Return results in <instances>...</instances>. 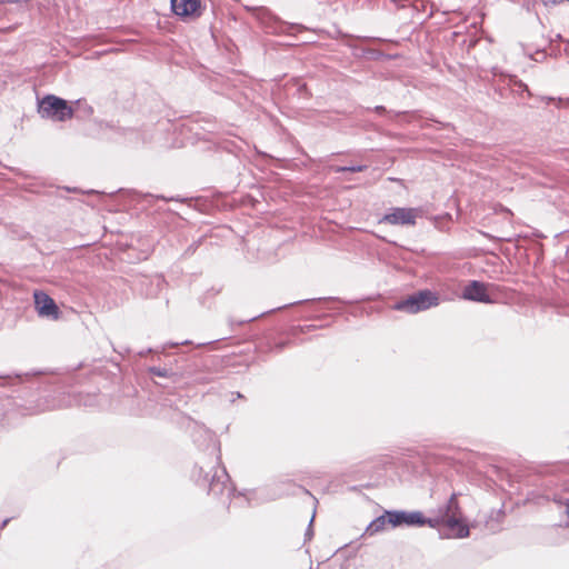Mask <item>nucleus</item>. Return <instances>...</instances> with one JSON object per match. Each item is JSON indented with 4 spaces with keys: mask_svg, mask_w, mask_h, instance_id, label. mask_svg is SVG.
<instances>
[{
    "mask_svg": "<svg viewBox=\"0 0 569 569\" xmlns=\"http://www.w3.org/2000/svg\"><path fill=\"white\" fill-rule=\"evenodd\" d=\"M432 520L433 523L437 522V528L442 526L449 529L451 538H467L470 535L469 527L462 518V510L456 492L450 496L445 509L440 511V516Z\"/></svg>",
    "mask_w": 569,
    "mask_h": 569,
    "instance_id": "obj_1",
    "label": "nucleus"
},
{
    "mask_svg": "<svg viewBox=\"0 0 569 569\" xmlns=\"http://www.w3.org/2000/svg\"><path fill=\"white\" fill-rule=\"evenodd\" d=\"M438 305L439 296L426 289L398 301L392 308L407 313H418Z\"/></svg>",
    "mask_w": 569,
    "mask_h": 569,
    "instance_id": "obj_2",
    "label": "nucleus"
},
{
    "mask_svg": "<svg viewBox=\"0 0 569 569\" xmlns=\"http://www.w3.org/2000/svg\"><path fill=\"white\" fill-rule=\"evenodd\" d=\"M39 112L42 117L57 121L69 120L74 114L73 109L68 104L66 100L52 94L46 96L41 100Z\"/></svg>",
    "mask_w": 569,
    "mask_h": 569,
    "instance_id": "obj_3",
    "label": "nucleus"
},
{
    "mask_svg": "<svg viewBox=\"0 0 569 569\" xmlns=\"http://www.w3.org/2000/svg\"><path fill=\"white\" fill-rule=\"evenodd\" d=\"M498 287L493 283H485L477 280L470 281L462 290V298L481 303H495V291Z\"/></svg>",
    "mask_w": 569,
    "mask_h": 569,
    "instance_id": "obj_4",
    "label": "nucleus"
},
{
    "mask_svg": "<svg viewBox=\"0 0 569 569\" xmlns=\"http://www.w3.org/2000/svg\"><path fill=\"white\" fill-rule=\"evenodd\" d=\"M170 3L172 12L184 22L199 19L206 10L202 0H170Z\"/></svg>",
    "mask_w": 569,
    "mask_h": 569,
    "instance_id": "obj_5",
    "label": "nucleus"
},
{
    "mask_svg": "<svg viewBox=\"0 0 569 569\" xmlns=\"http://www.w3.org/2000/svg\"><path fill=\"white\" fill-rule=\"evenodd\" d=\"M390 518V526L391 527H400V526H407V527H423L429 526L431 528H437V522L433 523V520H430L423 516L420 511H392V513H389Z\"/></svg>",
    "mask_w": 569,
    "mask_h": 569,
    "instance_id": "obj_6",
    "label": "nucleus"
},
{
    "mask_svg": "<svg viewBox=\"0 0 569 569\" xmlns=\"http://www.w3.org/2000/svg\"><path fill=\"white\" fill-rule=\"evenodd\" d=\"M420 216V210L417 208H393L389 213H386L380 220V223L391 226H415L417 218Z\"/></svg>",
    "mask_w": 569,
    "mask_h": 569,
    "instance_id": "obj_7",
    "label": "nucleus"
},
{
    "mask_svg": "<svg viewBox=\"0 0 569 569\" xmlns=\"http://www.w3.org/2000/svg\"><path fill=\"white\" fill-rule=\"evenodd\" d=\"M33 298L39 316L59 318V308L50 296L42 291H34Z\"/></svg>",
    "mask_w": 569,
    "mask_h": 569,
    "instance_id": "obj_8",
    "label": "nucleus"
},
{
    "mask_svg": "<svg viewBox=\"0 0 569 569\" xmlns=\"http://www.w3.org/2000/svg\"><path fill=\"white\" fill-rule=\"evenodd\" d=\"M392 511H385L383 515L379 516L375 520H372L366 529V533L369 536H375L379 532H382L390 526V516Z\"/></svg>",
    "mask_w": 569,
    "mask_h": 569,
    "instance_id": "obj_9",
    "label": "nucleus"
},
{
    "mask_svg": "<svg viewBox=\"0 0 569 569\" xmlns=\"http://www.w3.org/2000/svg\"><path fill=\"white\" fill-rule=\"evenodd\" d=\"M209 492L211 495H217L219 492L221 495H226L228 498L231 495V491L227 486H224L222 483H217V482H211Z\"/></svg>",
    "mask_w": 569,
    "mask_h": 569,
    "instance_id": "obj_10",
    "label": "nucleus"
},
{
    "mask_svg": "<svg viewBox=\"0 0 569 569\" xmlns=\"http://www.w3.org/2000/svg\"><path fill=\"white\" fill-rule=\"evenodd\" d=\"M365 169H366L365 166H359V167H351V168H338L336 171L340 172V171L349 170L352 172H360V171H363Z\"/></svg>",
    "mask_w": 569,
    "mask_h": 569,
    "instance_id": "obj_11",
    "label": "nucleus"
},
{
    "mask_svg": "<svg viewBox=\"0 0 569 569\" xmlns=\"http://www.w3.org/2000/svg\"><path fill=\"white\" fill-rule=\"evenodd\" d=\"M546 7H552L562 3L561 0H541Z\"/></svg>",
    "mask_w": 569,
    "mask_h": 569,
    "instance_id": "obj_12",
    "label": "nucleus"
},
{
    "mask_svg": "<svg viewBox=\"0 0 569 569\" xmlns=\"http://www.w3.org/2000/svg\"><path fill=\"white\" fill-rule=\"evenodd\" d=\"M383 110H385V108H383V107H377V111H379V112H380V111H383Z\"/></svg>",
    "mask_w": 569,
    "mask_h": 569,
    "instance_id": "obj_13",
    "label": "nucleus"
},
{
    "mask_svg": "<svg viewBox=\"0 0 569 569\" xmlns=\"http://www.w3.org/2000/svg\"><path fill=\"white\" fill-rule=\"evenodd\" d=\"M566 512H567V516L569 517V503H567Z\"/></svg>",
    "mask_w": 569,
    "mask_h": 569,
    "instance_id": "obj_14",
    "label": "nucleus"
},
{
    "mask_svg": "<svg viewBox=\"0 0 569 569\" xmlns=\"http://www.w3.org/2000/svg\"><path fill=\"white\" fill-rule=\"evenodd\" d=\"M390 181H399L398 179H395V178H389Z\"/></svg>",
    "mask_w": 569,
    "mask_h": 569,
    "instance_id": "obj_15",
    "label": "nucleus"
}]
</instances>
